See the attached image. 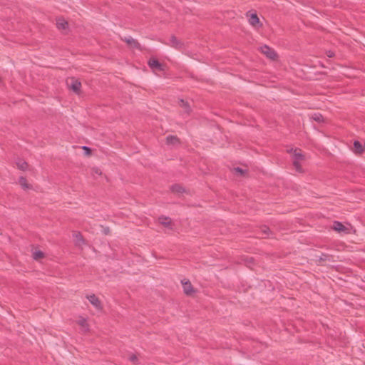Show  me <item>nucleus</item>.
Instances as JSON below:
<instances>
[{
  "instance_id": "1",
  "label": "nucleus",
  "mask_w": 365,
  "mask_h": 365,
  "mask_svg": "<svg viewBox=\"0 0 365 365\" xmlns=\"http://www.w3.org/2000/svg\"><path fill=\"white\" fill-rule=\"evenodd\" d=\"M66 84L68 88L72 90L75 93L79 94L81 88V83L75 78H69L66 81Z\"/></svg>"
},
{
  "instance_id": "2",
  "label": "nucleus",
  "mask_w": 365,
  "mask_h": 365,
  "mask_svg": "<svg viewBox=\"0 0 365 365\" xmlns=\"http://www.w3.org/2000/svg\"><path fill=\"white\" fill-rule=\"evenodd\" d=\"M148 64L153 71H163L165 70V66L155 58H150Z\"/></svg>"
},
{
  "instance_id": "3",
  "label": "nucleus",
  "mask_w": 365,
  "mask_h": 365,
  "mask_svg": "<svg viewBox=\"0 0 365 365\" xmlns=\"http://www.w3.org/2000/svg\"><path fill=\"white\" fill-rule=\"evenodd\" d=\"M261 52L264 54L267 58L274 60L277 57V54L275 51L267 45H264L260 47Z\"/></svg>"
},
{
  "instance_id": "4",
  "label": "nucleus",
  "mask_w": 365,
  "mask_h": 365,
  "mask_svg": "<svg viewBox=\"0 0 365 365\" xmlns=\"http://www.w3.org/2000/svg\"><path fill=\"white\" fill-rule=\"evenodd\" d=\"M86 298L88 299L91 304L93 307H95V308H96L98 310H101L103 309L101 302L94 294L88 295Z\"/></svg>"
},
{
  "instance_id": "5",
  "label": "nucleus",
  "mask_w": 365,
  "mask_h": 365,
  "mask_svg": "<svg viewBox=\"0 0 365 365\" xmlns=\"http://www.w3.org/2000/svg\"><path fill=\"white\" fill-rule=\"evenodd\" d=\"M123 41H125L131 48H136L140 51L142 50L141 46L139 43V42L137 40L132 38L131 36L125 37L124 38H123Z\"/></svg>"
},
{
  "instance_id": "6",
  "label": "nucleus",
  "mask_w": 365,
  "mask_h": 365,
  "mask_svg": "<svg viewBox=\"0 0 365 365\" xmlns=\"http://www.w3.org/2000/svg\"><path fill=\"white\" fill-rule=\"evenodd\" d=\"M183 291L186 295L190 296L195 292L191 282L189 280L182 281Z\"/></svg>"
},
{
  "instance_id": "7",
  "label": "nucleus",
  "mask_w": 365,
  "mask_h": 365,
  "mask_svg": "<svg viewBox=\"0 0 365 365\" xmlns=\"http://www.w3.org/2000/svg\"><path fill=\"white\" fill-rule=\"evenodd\" d=\"M354 149L353 151L356 155H361L365 151V144L363 145L359 140L354 141Z\"/></svg>"
},
{
  "instance_id": "8",
  "label": "nucleus",
  "mask_w": 365,
  "mask_h": 365,
  "mask_svg": "<svg viewBox=\"0 0 365 365\" xmlns=\"http://www.w3.org/2000/svg\"><path fill=\"white\" fill-rule=\"evenodd\" d=\"M287 152L289 153H291V152H293V160H300V161H302L304 160V155L301 152V150L299 149H294L293 150L292 148L287 150Z\"/></svg>"
},
{
  "instance_id": "9",
  "label": "nucleus",
  "mask_w": 365,
  "mask_h": 365,
  "mask_svg": "<svg viewBox=\"0 0 365 365\" xmlns=\"http://www.w3.org/2000/svg\"><path fill=\"white\" fill-rule=\"evenodd\" d=\"M168 44L175 48H181L183 45L182 43L179 41L175 36H172L170 37V43Z\"/></svg>"
},
{
  "instance_id": "10",
  "label": "nucleus",
  "mask_w": 365,
  "mask_h": 365,
  "mask_svg": "<svg viewBox=\"0 0 365 365\" xmlns=\"http://www.w3.org/2000/svg\"><path fill=\"white\" fill-rule=\"evenodd\" d=\"M247 16L249 17L248 21L250 25H252L253 26H256L257 24H259V19L257 14H249V13H247Z\"/></svg>"
},
{
  "instance_id": "11",
  "label": "nucleus",
  "mask_w": 365,
  "mask_h": 365,
  "mask_svg": "<svg viewBox=\"0 0 365 365\" xmlns=\"http://www.w3.org/2000/svg\"><path fill=\"white\" fill-rule=\"evenodd\" d=\"M73 237L76 240V245L81 246V245L84 244V240L81 232H74L73 233Z\"/></svg>"
},
{
  "instance_id": "12",
  "label": "nucleus",
  "mask_w": 365,
  "mask_h": 365,
  "mask_svg": "<svg viewBox=\"0 0 365 365\" xmlns=\"http://www.w3.org/2000/svg\"><path fill=\"white\" fill-rule=\"evenodd\" d=\"M333 229L339 232H345L348 230L341 222L338 221L334 222Z\"/></svg>"
},
{
  "instance_id": "13",
  "label": "nucleus",
  "mask_w": 365,
  "mask_h": 365,
  "mask_svg": "<svg viewBox=\"0 0 365 365\" xmlns=\"http://www.w3.org/2000/svg\"><path fill=\"white\" fill-rule=\"evenodd\" d=\"M166 143L168 145H175L180 143V140L177 136L170 135L166 137Z\"/></svg>"
},
{
  "instance_id": "14",
  "label": "nucleus",
  "mask_w": 365,
  "mask_h": 365,
  "mask_svg": "<svg viewBox=\"0 0 365 365\" xmlns=\"http://www.w3.org/2000/svg\"><path fill=\"white\" fill-rule=\"evenodd\" d=\"M159 222L165 227H170L172 225V220L168 217L161 216L159 217Z\"/></svg>"
},
{
  "instance_id": "15",
  "label": "nucleus",
  "mask_w": 365,
  "mask_h": 365,
  "mask_svg": "<svg viewBox=\"0 0 365 365\" xmlns=\"http://www.w3.org/2000/svg\"><path fill=\"white\" fill-rule=\"evenodd\" d=\"M19 182L20 185L22 187V188L24 190L32 188V185L27 182V180H26V178H24V177H22V176L20 177L19 180Z\"/></svg>"
},
{
  "instance_id": "16",
  "label": "nucleus",
  "mask_w": 365,
  "mask_h": 365,
  "mask_svg": "<svg viewBox=\"0 0 365 365\" xmlns=\"http://www.w3.org/2000/svg\"><path fill=\"white\" fill-rule=\"evenodd\" d=\"M56 26L58 29H66L68 28V22L63 19H58L56 20Z\"/></svg>"
},
{
  "instance_id": "17",
  "label": "nucleus",
  "mask_w": 365,
  "mask_h": 365,
  "mask_svg": "<svg viewBox=\"0 0 365 365\" xmlns=\"http://www.w3.org/2000/svg\"><path fill=\"white\" fill-rule=\"evenodd\" d=\"M170 190L173 192L180 194L185 192V189L180 185L175 184L171 186Z\"/></svg>"
},
{
  "instance_id": "18",
  "label": "nucleus",
  "mask_w": 365,
  "mask_h": 365,
  "mask_svg": "<svg viewBox=\"0 0 365 365\" xmlns=\"http://www.w3.org/2000/svg\"><path fill=\"white\" fill-rule=\"evenodd\" d=\"M180 106L185 109V113H186L187 115L190 114L191 109L187 101H185L184 100L181 99L180 101Z\"/></svg>"
},
{
  "instance_id": "19",
  "label": "nucleus",
  "mask_w": 365,
  "mask_h": 365,
  "mask_svg": "<svg viewBox=\"0 0 365 365\" xmlns=\"http://www.w3.org/2000/svg\"><path fill=\"white\" fill-rule=\"evenodd\" d=\"M293 160V165H294L296 171L299 173H304V170L300 165V160Z\"/></svg>"
},
{
  "instance_id": "20",
  "label": "nucleus",
  "mask_w": 365,
  "mask_h": 365,
  "mask_svg": "<svg viewBox=\"0 0 365 365\" xmlns=\"http://www.w3.org/2000/svg\"><path fill=\"white\" fill-rule=\"evenodd\" d=\"M16 165L19 169L21 170H26L28 167V163L23 160H20L16 163Z\"/></svg>"
},
{
  "instance_id": "21",
  "label": "nucleus",
  "mask_w": 365,
  "mask_h": 365,
  "mask_svg": "<svg viewBox=\"0 0 365 365\" xmlns=\"http://www.w3.org/2000/svg\"><path fill=\"white\" fill-rule=\"evenodd\" d=\"M44 257V253L41 251V250H37V251H35L34 253H33V258L35 259V260H39L42 258Z\"/></svg>"
},
{
  "instance_id": "22",
  "label": "nucleus",
  "mask_w": 365,
  "mask_h": 365,
  "mask_svg": "<svg viewBox=\"0 0 365 365\" xmlns=\"http://www.w3.org/2000/svg\"><path fill=\"white\" fill-rule=\"evenodd\" d=\"M78 324L82 327L84 329L85 331H88V324L87 323V321L86 319L84 318H81L78 321Z\"/></svg>"
},
{
  "instance_id": "23",
  "label": "nucleus",
  "mask_w": 365,
  "mask_h": 365,
  "mask_svg": "<svg viewBox=\"0 0 365 365\" xmlns=\"http://www.w3.org/2000/svg\"><path fill=\"white\" fill-rule=\"evenodd\" d=\"M261 231L262 232V237H266L269 235L270 230L267 226H262L261 227Z\"/></svg>"
},
{
  "instance_id": "24",
  "label": "nucleus",
  "mask_w": 365,
  "mask_h": 365,
  "mask_svg": "<svg viewBox=\"0 0 365 365\" xmlns=\"http://www.w3.org/2000/svg\"><path fill=\"white\" fill-rule=\"evenodd\" d=\"M129 361L131 362L135 363L138 361V358L135 354H132L128 358Z\"/></svg>"
},
{
  "instance_id": "25",
  "label": "nucleus",
  "mask_w": 365,
  "mask_h": 365,
  "mask_svg": "<svg viewBox=\"0 0 365 365\" xmlns=\"http://www.w3.org/2000/svg\"><path fill=\"white\" fill-rule=\"evenodd\" d=\"M313 118H314L316 121L320 122V121L322 120V115H317V114H315V115H314V116L313 117Z\"/></svg>"
},
{
  "instance_id": "26",
  "label": "nucleus",
  "mask_w": 365,
  "mask_h": 365,
  "mask_svg": "<svg viewBox=\"0 0 365 365\" xmlns=\"http://www.w3.org/2000/svg\"><path fill=\"white\" fill-rule=\"evenodd\" d=\"M103 234H105L106 235H109V234H110V228H109L108 227H103Z\"/></svg>"
},
{
  "instance_id": "27",
  "label": "nucleus",
  "mask_w": 365,
  "mask_h": 365,
  "mask_svg": "<svg viewBox=\"0 0 365 365\" xmlns=\"http://www.w3.org/2000/svg\"><path fill=\"white\" fill-rule=\"evenodd\" d=\"M235 170L237 173H240V175H244V173H245V170H242V168H239V167H237V168H235Z\"/></svg>"
},
{
  "instance_id": "28",
  "label": "nucleus",
  "mask_w": 365,
  "mask_h": 365,
  "mask_svg": "<svg viewBox=\"0 0 365 365\" xmlns=\"http://www.w3.org/2000/svg\"><path fill=\"white\" fill-rule=\"evenodd\" d=\"M82 148H83L84 150H86V154H87V155L91 154V150L88 147H87V146H83Z\"/></svg>"
},
{
  "instance_id": "29",
  "label": "nucleus",
  "mask_w": 365,
  "mask_h": 365,
  "mask_svg": "<svg viewBox=\"0 0 365 365\" xmlns=\"http://www.w3.org/2000/svg\"><path fill=\"white\" fill-rule=\"evenodd\" d=\"M327 56L329 57V58H332L334 56V53L331 51H329L327 52Z\"/></svg>"
},
{
  "instance_id": "30",
  "label": "nucleus",
  "mask_w": 365,
  "mask_h": 365,
  "mask_svg": "<svg viewBox=\"0 0 365 365\" xmlns=\"http://www.w3.org/2000/svg\"><path fill=\"white\" fill-rule=\"evenodd\" d=\"M96 173H98V174H100V175L101 174V172L98 173V170L96 171Z\"/></svg>"
}]
</instances>
